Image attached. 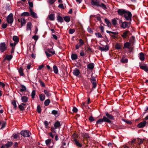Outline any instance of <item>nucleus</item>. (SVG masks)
Segmentation results:
<instances>
[{
	"instance_id": "nucleus-22",
	"label": "nucleus",
	"mask_w": 148,
	"mask_h": 148,
	"mask_svg": "<svg viewBox=\"0 0 148 148\" xmlns=\"http://www.w3.org/2000/svg\"><path fill=\"white\" fill-rule=\"evenodd\" d=\"M121 62L123 63H126L128 62V59L127 58H125L123 56L121 60Z\"/></svg>"
},
{
	"instance_id": "nucleus-60",
	"label": "nucleus",
	"mask_w": 148,
	"mask_h": 148,
	"mask_svg": "<svg viewBox=\"0 0 148 148\" xmlns=\"http://www.w3.org/2000/svg\"><path fill=\"white\" fill-rule=\"evenodd\" d=\"M123 121L129 125H131L132 123V122L129 121L127 119H123Z\"/></svg>"
},
{
	"instance_id": "nucleus-1",
	"label": "nucleus",
	"mask_w": 148,
	"mask_h": 148,
	"mask_svg": "<svg viewBox=\"0 0 148 148\" xmlns=\"http://www.w3.org/2000/svg\"><path fill=\"white\" fill-rule=\"evenodd\" d=\"M105 114L106 116H103V118L100 119L97 121V124H101L103 122L112 123V121L110 120H114V116L112 114H109L108 112H106Z\"/></svg>"
},
{
	"instance_id": "nucleus-48",
	"label": "nucleus",
	"mask_w": 148,
	"mask_h": 148,
	"mask_svg": "<svg viewBox=\"0 0 148 148\" xmlns=\"http://www.w3.org/2000/svg\"><path fill=\"white\" fill-rule=\"evenodd\" d=\"M38 82L40 83V85L43 87H46V86L44 83L40 79H39L38 80Z\"/></svg>"
},
{
	"instance_id": "nucleus-10",
	"label": "nucleus",
	"mask_w": 148,
	"mask_h": 148,
	"mask_svg": "<svg viewBox=\"0 0 148 148\" xmlns=\"http://www.w3.org/2000/svg\"><path fill=\"white\" fill-rule=\"evenodd\" d=\"M123 49L125 50V52H128L131 53L132 51L133 48L132 47H123Z\"/></svg>"
},
{
	"instance_id": "nucleus-47",
	"label": "nucleus",
	"mask_w": 148,
	"mask_h": 148,
	"mask_svg": "<svg viewBox=\"0 0 148 148\" xmlns=\"http://www.w3.org/2000/svg\"><path fill=\"white\" fill-rule=\"evenodd\" d=\"M7 49V47H0V51L1 53H3Z\"/></svg>"
},
{
	"instance_id": "nucleus-27",
	"label": "nucleus",
	"mask_w": 148,
	"mask_h": 148,
	"mask_svg": "<svg viewBox=\"0 0 148 148\" xmlns=\"http://www.w3.org/2000/svg\"><path fill=\"white\" fill-rule=\"evenodd\" d=\"M21 86L22 88H20V90L21 92H22L26 90L27 88L23 84H21Z\"/></svg>"
},
{
	"instance_id": "nucleus-26",
	"label": "nucleus",
	"mask_w": 148,
	"mask_h": 148,
	"mask_svg": "<svg viewBox=\"0 0 148 148\" xmlns=\"http://www.w3.org/2000/svg\"><path fill=\"white\" fill-rule=\"evenodd\" d=\"M46 51L51 53L52 55H54L55 54V51L53 49V48L51 49L48 48L47 49Z\"/></svg>"
},
{
	"instance_id": "nucleus-21",
	"label": "nucleus",
	"mask_w": 148,
	"mask_h": 148,
	"mask_svg": "<svg viewBox=\"0 0 148 148\" xmlns=\"http://www.w3.org/2000/svg\"><path fill=\"white\" fill-rule=\"evenodd\" d=\"M74 141H75V144L78 147H82V144L80 143L75 138L74 139Z\"/></svg>"
},
{
	"instance_id": "nucleus-8",
	"label": "nucleus",
	"mask_w": 148,
	"mask_h": 148,
	"mask_svg": "<svg viewBox=\"0 0 148 148\" xmlns=\"http://www.w3.org/2000/svg\"><path fill=\"white\" fill-rule=\"evenodd\" d=\"M128 14L127 15L126 14H125L124 15V17L127 20H130V22H131L132 21V14L130 12H128Z\"/></svg>"
},
{
	"instance_id": "nucleus-49",
	"label": "nucleus",
	"mask_w": 148,
	"mask_h": 148,
	"mask_svg": "<svg viewBox=\"0 0 148 148\" xmlns=\"http://www.w3.org/2000/svg\"><path fill=\"white\" fill-rule=\"evenodd\" d=\"M37 110L39 113H40L41 112V109L40 106L38 105L37 107Z\"/></svg>"
},
{
	"instance_id": "nucleus-33",
	"label": "nucleus",
	"mask_w": 148,
	"mask_h": 148,
	"mask_svg": "<svg viewBox=\"0 0 148 148\" xmlns=\"http://www.w3.org/2000/svg\"><path fill=\"white\" fill-rule=\"evenodd\" d=\"M5 57L7 60L10 61L12 58L13 56L12 55H8L7 54L6 55Z\"/></svg>"
},
{
	"instance_id": "nucleus-37",
	"label": "nucleus",
	"mask_w": 148,
	"mask_h": 148,
	"mask_svg": "<svg viewBox=\"0 0 148 148\" xmlns=\"http://www.w3.org/2000/svg\"><path fill=\"white\" fill-rule=\"evenodd\" d=\"M106 32L108 33L110 35V34H113V35H116L118 34L119 33L118 32H112L110 31H109L108 30H107L106 31Z\"/></svg>"
},
{
	"instance_id": "nucleus-61",
	"label": "nucleus",
	"mask_w": 148,
	"mask_h": 148,
	"mask_svg": "<svg viewBox=\"0 0 148 148\" xmlns=\"http://www.w3.org/2000/svg\"><path fill=\"white\" fill-rule=\"evenodd\" d=\"M72 111L73 112L77 113L78 111L77 109L75 107H74L73 108Z\"/></svg>"
},
{
	"instance_id": "nucleus-3",
	"label": "nucleus",
	"mask_w": 148,
	"mask_h": 148,
	"mask_svg": "<svg viewBox=\"0 0 148 148\" xmlns=\"http://www.w3.org/2000/svg\"><path fill=\"white\" fill-rule=\"evenodd\" d=\"M92 74L91 75V77L89 78L91 83L92 84V87L90 91L91 93L93 89L96 88L97 86V81L96 77L92 76Z\"/></svg>"
},
{
	"instance_id": "nucleus-19",
	"label": "nucleus",
	"mask_w": 148,
	"mask_h": 148,
	"mask_svg": "<svg viewBox=\"0 0 148 148\" xmlns=\"http://www.w3.org/2000/svg\"><path fill=\"white\" fill-rule=\"evenodd\" d=\"M26 23L25 19V18H21V26L20 28H21L23 26H24Z\"/></svg>"
},
{
	"instance_id": "nucleus-5",
	"label": "nucleus",
	"mask_w": 148,
	"mask_h": 148,
	"mask_svg": "<svg viewBox=\"0 0 148 148\" xmlns=\"http://www.w3.org/2000/svg\"><path fill=\"white\" fill-rule=\"evenodd\" d=\"M20 134L24 137H29L30 136V135H31V133H30V132L27 130L21 131Z\"/></svg>"
},
{
	"instance_id": "nucleus-11",
	"label": "nucleus",
	"mask_w": 148,
	"mask_h": 148,
	"mask_svg": "<svg viewBox=\"0 0 148 148\" xmlns=\"http://www.w3.org/2000/svg\"><path fill=\"white\" fill-rule=\"evenodd\" d=\"M73 74L76 76H78L80 74V72L78 69L75 68L73 71Z\"/></svg>"
},
{
	"instance_id": "nucleus-39",
	"label": "nucleus",
	"mask_w": 148,
	"mask_h": 148,
	"mask_svg": "<svg viewBox=\"0 0 148 148\" xmlns=\"http://www.w3.org/2000/svg\"><path fill=\"white\" fill-rule=\"evenodd\" d=\"M13 39L14 41L18 42L19 41L18 37L16 36H14L13 37Z\"/></svg>"
},
{
	"instance_id": "nucleus-20",
	"label": "nucleus",
	"mask_w": 148,
	"mask_h": 148,
	"mask_svg": "<svg viewBox=\"0 0 148 148\" xmlns=\"http://www.w3.org/2000/svg\"><path fill=\"white\" fill-rule=\"evenodd\" d=\"M135 42V37L132 36L130 38V40L129 42L132 45H134V42Z\"/></svg>"
},
{
	"instance_id": "nucleus-41",
	"label": "nucleus",
	"mask_w": 148,
	"mask_h": 148,
	"mask_svg": "<svg viewBox=\"0 0 148 148\" xmlns=\"http://www.w3.org/2000/svg\"><path fill=\"white\" fill-rule=\"evenodd\" d=\"M45 143L47 146H49L51 142V139H49L46 140L45 141Z\"/></svg>"
},
{
	"instance_id": "nucleus-31",
	"label": "nucleus",
	"mask_w": 148,
	"mask_h": 148,
	"mask_svg": "<svg viewBox=\"0 0 148 148\" xmlns=\"http://www.w3.org/2000/svg\"><path fill=\"white\" fill-rule=\"evenodd\" d=\"M53 68L54 73L56 74H57L58 73V71L57 66L54 65L53 66Z\"/></svg>"
},
{
	"instance_id": "nucleus-62",
	"label": "nucleus",
	"mask_w": 148,
	"mask_h": 148,
	"mask_svg": "<svg viewBox=\"0 0 148 148\" xmlns=\"http://www.w3.org/2000/svg\"><path fill=\"white\" fill-rule=\"evenodd\" d=\"M79 44L81 46L84 43L83 40L81 39H79Z\"/></svg>"
},
{
	"instance_id": "nucleus-32",
	"label": "nucleus",
	"mask_w": 148,
	"mask_h": 148,
	"mask_svg": "<svg viewBox=\"0 0 148 148\" xmlns=\"http://www.w3.org/2000/svg\"><path fill=\"white\" fill-rule=\"evenodd\" d=\"M39 98L41 101H42L45 99V96L43 94H40L39 96Z\"/></svg>"
},
{
	"instance_id": "nucleus-46",
	"label": "nucleus",
	"mask_w": 148,
	"mask_h": 148,
	"mask_svg": "<svg viewBox=\"0 0 148 148\" xmlns=\"http://www.w3.org/2000/svg\"><path fill=\"white\" fill-rule=\"evenodd\" d=\"M13 144V143L8 141L7 143L5 144V146L7 148L10 147Z\"/></svg>"
},
{
	"instance_id": "nucleus-30",
	"label": "nucleus",
	"mask_w": 148,
	"mask_h": 148,
	"mask_svg": "<svg viewBox=\"0 0 148 148\" xmlns=\"http://www.w3.org/2000/svg\"><path fill=\"white\" fill-rule=\"evenodd\" d=\"M22 101L23 102H26L28 101V98L25 96H23L21 98Z\"/></svg>"
},
{
	"instance_id": "nucleus-29",
	"label": "nucleus",
	"mask_w": 148,
	"mask_h": 148,
	"mask_svg": "<svg viewBox=\"0 0 148 148\" xmlns=\"http://www.w3.org/2000/svg\"><path fill=\"white\" fill-rule=\"evenodd\" d=\"M27 50L28 51H30L32 53H35L36 50L35 47H32V48L31 47H29V48H27Z\"/></svg>"
},
{
	"instance_id": "nucleus-56",
	"label": "nucleus",
	"mask_w": 148,
	"mask_h": 148,
	"mask_svg": "<svg viewBox=\"0 0 148 148\" xmlns=\"http://www.w3.org/2000/svg\"><path fill=\"white\" fill-rule=\"evenodd\" d=\"M6 125V122L5 121L3 122V123L2 124L1 127V129H3L5 127Z\"/></svg>"
},
{
	"instance_id": "nucleus-45",
	"label": "nucleus",
	"mask_w": 148,
	"mask_h": 148,
	"mask_svg": "<svg viewBox=\"0 0 148 148\" xmlns=\"http://www.w3.org/2000/svg\"><path fill=\"white\" fill-rule=\"evenodd\" d=\"M50 103V101L49 99H48L45 100L44 102V104L45 106H48Z\"/></svg>"
},
{
	"instance_id": "nucleus-16",
	"label": "nucleus",
	"mask_w": 148,
	"mask_h": 148,
	"mask_svg": "<svg viewBox=\"0 0 148 148\" xmlns=\"http://www.w3.org/2000/svg\"><path fill=\"white\" fill-rule=\"evenodd\" d=\"M140 68L146 72L147 73H148V66L147 64H146L144 66H141Z\"/></svg>"
},
{
	"instance_id": "nucleus-54",
	"label": "nucleus",
	"mask_w": 148,
	"mask_h": 148,
	"mask_svg": "<svg viewBox=\"0 0 148 148\" xmlns=\"http://www.w3.org/2000/svg\"><path fill=\"white\" fill-rule=\"evenodd\" d=\"M87 31L88 32L91 34H93V32L90 27L89 26L87 28Z\"/></svg>"
},
{
	"instance_id": "nucleus-51",
	"label": "nucleus",
	"mask_w": 148,
	"mask_h": 148,
	"mask_svg": "<svg viewBox=\"0 0 148 148\" xmlns=\"http://www.w3.org/2000/svg\"><path fill=\"white\" fill-rule=\"evenodd\" d=\"M96 36L98 38H103V36L100 33H96L95 34Z\"/></svg>"
},
{
	"instance_id": "nucleus-57",
	"label": "nucleus",
	"mask_w": 148,
	"mask_h": 148,
	"mask_svg": "<svg viewBox=\"0 0 148 148\" xmlns=\"http://www.w3.org/2000/svg\"><path fill=\"white\" fill-rule=\"evenodd\" d=\"M5 9L6 10H11V7L9 4H6Z\"/></svg>"
},
{
	"instance_id": "nucleus-25",
	"label": "nucleus",
	"mask_w": 148,
	"mask_h": 148,
	"mask_svg": "<svg viewBox=\"0 0 148 148\" xmlns=\"http://www.w3.org/2000/svg\"><path fill=\"white\" fill-rule=\"evenodd\" d=\"M107 25V26L109 27H110L111 25V24L110 21L107 18H106L104 19Z\"/></svg>"
},
{
	"instance_id": "nucleus-17",
	"label": "nucleus",
	"mask_w": 148,
	"mask_h": 148,
	"mask_svg": "<svg viewBox=\"0 0 148 148\" xmlns=\"http://www.w3.org/2000/svg\"><path fill=\"white\" fill-rule=\"evenodd\" d=\"M61 126L60 123L59 121L56 122L54 124V127L56 129L60 128Z\"/></svg>"
},
{
	"instance_id": "nucleus-38",
	"label": "nucleus",
	"mask_w": 148,
	"mask_h": 148,
	"mask_svg": "<svg viewBox=\"0 0 148 148\" xmlns=\"http://www.w3.org/2000/svg\"><path fill=\"white\" fill-rule=\"evenodd\" d=\"M21 15V16H30V14L28 12H24L22 13Z\"/></svg>"
},
{
	"instance_id": "nucleus-24",
	"label": "nucleus",
	"mask_w": 148,
	"mask_h": 148,
	"mask_svg": "<svg viewBox=\"0 0 148 148\" xmlns=\"http://www.w3.org/2000/svg\"><path fill=\"white\" fill-rule=\"evenodd\" d=\"M77 55L76 53H72L71 55V58L72 60H74L77 58Z\"/></svg>"
},
{
	"instance_id": "nucleus-63",
	"label": "nucleus",
	"mask_w": 148,
	"mask_h": 148,
	"mask_svg": "<svg viewBox=\"0 0 148 148\" xmlns=\"http://www.w3.org/2000/svg\"><path fill=\"white\" fill-rule=\"evenodd\" d=\"M89 120L90 121V122H92L95 121L94 119L92 116H90L89 118Z\"/></svg>"
},
{
	"instance_id": "nucleus-35",
	"label": "nucleus",
	"mask_w": 148,
	"mask_h": 148,
	"mask_svg": "<svg viewBox=\"0 0 148 148\" xmlns=\"http://www.w3.org/2000/svg\"><path fill=\"white\" fill-rule=\"evenodd\" d=\"M57 19L59 22L61 23L63 22L64 21L62 17L60 16H58L57 18Z\"/></svg>"
},
{
	"instance_id": "nucleus-13",
	"label": "nucleus",
	"mask_w": 148,
	"mask_h": 148,
	"mask_svg": "<svg viewBox=\"0 0 148 148\" xmlns=\"http://www.w3.org/2000/svg\"><path fill=\"white\" fill-rule=\"evenodd\" d=\"M130 34V32L128 30H127L123 33V34L121 35V36L123 38H127L128 36V34Z\"/></svg>"
},
{
	"instance_id": "nucleus-14",
	"label": "nucleus",
	"mask_w": 148,
	"mask_h": 148,
	"mask_svg": "<svg viewBox=\"0 0 148 148\" xmlns=\"http://www.w3.org/2000/svg\"><path fill=\"white\" fill-rule=\"evenodd\" d=\"M32 23L31 22H28L26 25V30L27 31H28L29 30H30V31H31V28H32Z\"/></svg>"
},
{
	"instance_id": "nucleus-15",
	"label": "nucleus",
	"mask_w": 148,
	"mask_h": 148,
	"mask_svg": "<svg viewBox=\"0 0 148 148\" xmlns=\"http://www.w3.org/2000/svg\"><path fill=\"white\" fill-rule=\"evenodd\" d=\"M121 27L124 29H125L126 27H129V26L128 25V22L126 21L122 22Z\"/></svg>"
},
{
	"instance_id": "nucleus-59",
	"label": "nucleus",
	"mask_w": 148,
	"mask_h": 148,
	"mask_svg": "<svg viewBox=\"0 0 148 148\" xmlns=\"http://www.w3.org/2000/svg\"><path fill=\"white\" fill-rule=\"evenodd\" d=\"M18 106L21 110L23 111L25 110L24 107L23 106H22V105H19Z\"/></svg>"
},
{
	"instance_id": "nucleus-9",
	"label": "nucleus",
	"mask_w": 148,
	"mask_h": 148,
	"mask_svg": "<svg viewBox=\"0 0 148 148\" xmlns=\"http://www.w3.org/2000/svg\"><path fill=\"white\" fill-rule=\"evenodd\" d=\"M146 121H143L138 124L137 127L139 128H143L146 126Z\"/></svg>"
},
{
	"instance_id": "nucleus-18",
	"label": "nucleus",
	"mask_w": 148,
	"mask_h": 148,
	"mask_svg": "<svg viewBox=\"0 0 148 148\" xmlns=\"http://www.w3.org/2000/svg\"><path fill=\"white\" fill-rule=\"evenodd\" d=\"M94 67V64L92 63H90L87 65V68L90 70H92Z\"/></svg>"
},
{
	"instance_id": "nucleus-44",
	"label": "nucleus",
	"mask_w": 148,
	"mask_h": 148,
	"mask_svg": "<svg viewBox=\"0 0 148 148\" xmlns=\"http://www.w3.org/2000/svg\"><path fill=\"white\" fill-rule=\"evenodd\" d=\"M116 19H118L117 18H114L112 20V24L113 25H115L117 24Z\"/></svg>"
},
{
	"instance_id": "nucleus-23",
	"label": "nucleus",
	"mask_w": 148,
	"mask_h": 148,
	"mask_svg": "<svg viewBox=\"0 0 148 148\" xmlns=\"http://www.w3.org/2000/svg\"><path fill=\"white\" fill-rule=\"evenodd\" d=\"M139 58L140 60L143 61L145 59L144 54L143 53L141 52L139 53Z\"/></svg>"
},
{
	"instance_id": "nucleus-50",
	"label": "nucleus",
	"mask_w": 148,
	"mask_h": 148,
	"mask_svg": "<svg viewBox=\"0 0 148 148\" xmlns=\"http://www.w3.org/2000/svg\"><path fill=\"white\" fill-rule=\"evenodd\" d=\"M12 104L13 105L14 108L15 110H16L17 108V106L16 105V101H13L12 102Z\"/></svg>"
},
{
	"instance_id": "nucleus-34",
	"label": "nucleus",
	"mask_w": 148,
	"mask_h": 148,
	"mask_svg": "<svg viewBox=\"0 0 148 148\" xmlns=\"http://www.w3.org/2000/svg\"><path fill=\"white\" fill-rule=\"evenodd\" d=\"M50 91H48L47 90H44V92L45 94L48 97H50L51 95V94L50 93Z\"/></svg>"
},
{
	"instance_id": "nucleus-36",
	"label": "nucleus",
	"mask_w": 148,
	"mask_h": 148,
	"mask_svg": "<svg viewBox=\"0 0 148 148\" xmlns=\"http://www.w3.org/2000/svg\"><path fill=\"white\" fill-rule=\"evenodd\" d=\"M18 72L19 73L20 75L21 76H23L24 74L23 73V69L22 68H19L18 69Z\"/></svg>"
},
{
	"instance_id": "nucleus-4",
	"label": "nucleus",
	"mask_w": 148,
	"mask_h": 148,
	"mask_svg": "<svg viewBox=\"0 0 148 148\" xmlns=\"http://www.w3.org/2000/svg\"><path fill=\"white\" fill-rule=\"evenodd\" d=\"M93 4L97 7L102 8L104 10H106L107 9L106 6L103 3L99 4V2H94Z\"/></svg>"
},
{
	"instance_id": "nucleus-40",
	"label": "nucleus",
	"mask_w": 148,
	"mask_h": 148,
	"mask_svg": "<svg viewBox=\"0 0 148 148\" xmlns=\"http://www.w3.org/2000/svg\"><path fill=\"white\" fill-rule=\"evenodd\" d=\"M30 16H31L34 18H37L38 17L37 16V14L36 13H35L34 12H32V13L30 14Z\"/></svg>"
},
{
	"instance_id": "nucleus-64",
	"label": "nucleus",
	"mask_w": 148,
	"mask_h": 148,
	"mask_svg": "<svg viewBox=\"0 0 148 148\" xmlns=\"http://www.w3.org/2000/svg\"><path fill=\"white\" fill-rule=\"evenodd\" d=\"M45 53L46 56H47V58H48L51 56V55L49 53H48V52H47V51H45Z\"/></svg>"
},
{
	"instance_id": "nucleus-55",
	"label": "nucleus",
	"mask_w": 148,
	"mask_h": 148,
	"mask_svg": "<svg viewBox=\"0 0 148 148\" xmlns=\"http://www.w3.org/2000/svg\"><path fill=\"white\" fill-rule=\"evenodd\" d=\"M56 1V0H48L47 2L51 4H53Z\"/></svg>"
},
{
	"instance_id": "nucleus-12",
	"label": "nucleus",
	"mask_w": 148,
	"mask_h": 148,
	"mask_svg": "<svg viewBox=\"0 0 148 148\" xmlns=\"http://www.w3.org/2000/svg\"><path fill=\"white\" fill-rule=\"evenodd\" d=\"M109 47H99L98 49L102 51L106 52L109 49Z\"/></svg>"
},
{
	"instance_id": "nucleus-6",
	"label": "nucleus",
	"mask_w": 148,
	"mask_h": 148,
	"mask_svg": "<svg viewBox=\"0 0 148 148\" xmlns=\"http://www.w3.org/2000/svg\"><path fill=\"white\" fill-rule=\"evenodd\" d=\"M13 21V14L12 13H10L7 18V21L8 23L12 24Z\"/></svg>"
},
{
	"instance_id": "nucleus-43",
	"label": "nucleus",
	"mask_w": 148,
	"mask_h": 148,
	"mask_svg": "<svg viewBox=\"0 0 148 148\" xmlns=\"http://www.w3.org/2000/svg\"><path fill=\"white\" fill-rule=\"evenodd\" d=\"M64 19L66 22H68L70 21V18L69 16H65L64 17Z\"/></svg>"
},
{
	"instance_id": "nucleus-53",
	"label": "nucleus",
	"mask_w": 148,
	"mask_h": 148,
	"mask_svg": "<svg viewBox=\"0 0 148 148\" xmlns=\"http://www.w3.org/2000/svg\"><path fill=\"white\" fill-rule=\"evenodd\" d=\"M36 95V92L35 91V90H33L31 94V96L32 98L34 99L35 97V96Z\"/></svg>"
},
{
	"instance_id": "nucleus-2",
	"label": "nucleus",
	"mask_w": 148,
	"mask_h": 148,
	"mask_svg": "<svg viewBox=\"0 0 148 148\" xmlns=\"http://www.w3.org/2000/svg\"><path fill=\"white\" fill-rule=\"evenodd\" d=\"M88 53H93V51L90 47H85L84 49L80 51V55L81 56H86V52Z\"/></svg>"
},
{
	"instance_id": "nucleus-42",
	"label": "nucleus",
	"mask_w": 148,
	"mask_h": 148,
	"mask_svg": "<svg viewBox=\"0 0 148 148\" xmlns=\"http://www.w3.org/2000/svg\"><path fill=\"white\" fill-rule=\"evenodd\" d=\"M82 136L84 138H86V139L90 138L89 134L87 133L83 134Z\"/></svg>"
},
{
	"instance_id": "nucleus-52",
	"label": "nucleus",
	"mask_w": 148,
	"mask_h": 148,
	"mask_svg": "<svg viewBox=\"0 0 148 148\" xmlns=\"http://www.w3.org/2000/svg\"><path fill=\"white\" fill-rule=\"evenodd\" d=\"M58 111L55 110H53L51 112V114L55 116L58 114Z\"/></svg>"
},
{
	"instance_id": "nucleus-7",
	"label": "nucleus",
	"mask_w": 148,
	"mask_h": 148,
	"mask_svg": "<svg viewBox=\"0 0 148 148\" xmlns=\"http://www.w3.org/2000/svg\"><path fill=\"white\" fill-rule=\"evenodd\" d=\"M118 14L121 16H123L125 14L127 15L128 14V12H130L129 11H127L124 9H119L117 11Z\"/></svg>"
},
{
	"instance_id": "nucleus-28",
	"label": "nucleus",
	"mask_w": 148,
	"mask_h": 148,
	"mask_svg": "<svg viewBox=\"0 0 148 148\" xmlns=\"http://www.w3.org/2000/svg\"><path fill=\"white\" fill-rule=\"evenodd\" d=\"M48 17L49 19L51 21H53L55 19V14H50L49 15Z\"/></svg>"
},
{
	"instance_id": "nucleus-58",
	"label": "nucleus",
	"mask_w": 148,
	"mask_h": 148,
	"mask_svg": "<svg viewBox=\"0 0 148 148\" xmlns=\"http://www.w3.org/2000/svg\"><path fill=\"white\" fill-rule=\"evenodd\" d=\"M75 32V29H69V32L70 34H72L73 33Z\"/></svg>"
}]
</instances>
